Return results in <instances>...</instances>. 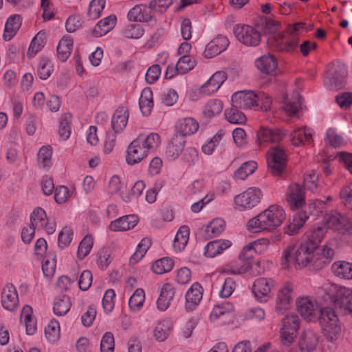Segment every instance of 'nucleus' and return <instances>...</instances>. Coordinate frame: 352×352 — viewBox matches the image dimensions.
Instances as JSON below:
<instances>
[{
  "instance_id": "nucleus-1",
  "label": "nucleus",
  "mask_w": 352,
  "mask_h": 352,
  "mask_svg": "<svg viewBox=\"0 0 352 352\" xmlns=\"http://www.w3.org/2000/svg\"><path fill=\"white\" fill-rule=\"evenodd\" d=\"M322 263L325 262L320 261L317 250L305 241L298 246L287 247L280 258V265L283 269H288L291 266L301 269L309 264L320 265Z\"/></svg>"
},
{
  "instance_id": "nucleus-2",
  "label": "nucleus",
  "mask_w": 352,
  "mask_h": 352,
  "mask_svg": "<svg viewBox=\"0 0 352 352\" xmlns=\"http://www.w3.org/2000/svg\"><path fill=\"white\" fill-rule=\"evenodd\" d=\"M285 219L284 208L279 205L272 204L250 219L246 228L252 233L270 232L280 227Z\"/></svg>"
},
{
  "instance_id": "nucleus-3",
  "label": "nucleus",
  "mask_w": 352,
  "mask_h": 352,
  "mask_svg": "<svg viewBox=\"0 0 352 352\" xmlns=\"http://www.w3.org/2000/svg\"><path fill=\"white\" fill-rule=\"evenodd\" d=\"M324 289L337 309L344 314L352 315V287L328 283L324 285Z\"/></svg>"
},
{
  "instance_id": "nucleus-4",
  "label": "nucleus",
  "mask_w": 352,
  "mask_h": 352,
  "mask_svg": "<svg viewBox=\"0 0 352 352\" xmlns=\"http://www.w3.org/2000/svg\"><path fill=\"white\" fill-rule=\"evenodd\" d=\"M319 320L324 337L329 342L337 340L340 336L342 327L335 310L331 307L321 309Z\"/></svg>"
},
{
  "instance_id": "nucleus-5",
  "label": "nucleus",
  "mask_w": 352,
  "mask_h": 352,
  "mask_svg": "<svg viewBox=\"0 0 352 352\" xmlns=\"http://www.w3.org/2000/svg\"><path fill=\"white\" fill-rule=\"evenodd\" d=\"M300 327V320L296 314L284 316L280 324V340L282 344L289 346L295 340Z\"/></svg>"
},
{
  "instance_id": "nucleus-6",
  "label": "nucleus",
  "mask_w": 352,
  "mask_h": 352,
  "mask_svg": "<svg viewBox=\"0 0 352 352\" xmlns=\"http://www.w3.org/2000/svg\"><path fill=\"white\" fill-rule=\"evenodd\" d=\"M322 221L327 229L342 234H352V221L345 214L333 211L327 213Z\"/></svg>"
},
{
  "instance_id": "nucleus-7",
  "label": "nucleus",
  "mask_w": 352,
  "mask_h": 352,
  "mask_svg": "<svg viewBox=\"0 0 352 352\" xmlns=\"http://www.w3.org/2000/svg\"><path fill=\"white\" fill-rule=\"evenodd\" d=\"M262 195L259 188L250 187L234 197V208L239 211L251 210L261 201Z\"/></svg>"
},
{
  "instance_id": "nucleus-8",
  "label": "nucleus",
  "mask_w": 352,
  "mask_h": 352,
  "mask_svg": "<svg viewBox=\"0 0 352 352\" xmlns=\"http://www.w3.org/2000/svg\"><path fill=\"white\" fill-rule=\"evenodd\" d=\"M233 33L241 43L248 47L258 46L261 41L259 31L249 25H235L233 28Z\"/></svg>"
},
{
  "instance_id": "nucleus-9",
  "label": "nucleus",
  "mask_w": 352,
  "mask_h": 352,
  "mask_svg": "<svg viewBox=\"0 0 352 352\" xmlns=\"http://www.w3.org/2000/svg\"><path fill=\"white\" fill-rule=\"evenodd\" d=\"M271 47L283 53H293L299 45V38H291L285 32L272 34L268 38Z\"/></svg>"
},
{
  "instance_id": "nucleus-10",
  "label": "nucleus",
  "mask_w": 352,
  "mask_h": 352,
  "mask_svg": "<svg viewBox=\"0 0 352 352\" xmlns=\"http://www.w3.org/2000/svg\"><path fill=\"white\" fill-rule=\"evenodd\" d=\"M287 157L283 148L272 147L267 153V164L270 171L274 175H280L286 166Z\"/></svg>"
},
{
  "instance_id": "nucleus-11",
  "label": "nucleus",
  "mask_w": 352,
  "mask_h": 352,
  "mask_svg": "<svg viewBox=\"0 0 352 352\" xmlns=\"http://www.w3.org/2000/svg\"><path fill=\"white\" fill-rule=\"evenodd\" d=\"M296 307L301 316L308 321L316 320L321 310L318 302L310 296L298 297Z\"/></svg>"
},
{
  "instance_id": "nucleus-12",
  "label": "nucleus",
  "mask_w": 352,
  "mask_h": 352,
  "mask_svg": "<svg viewBox=\"0 0 352 352\" xmlns=\"http://www.w3.org/2000/svg\"><path fill=\"white\" fill-rule=\"evenodd\" d=\"M276 286V282L271 278H259L254 280L252 292L259 302H266L272 297V290Z\"/></svg>"
},
{
  "instance_id": "nucleus-13",
  "label": "nucleus",
  "mask_w": 352,
  "mask_h": 352,
  "mask_svg": "<svg viewBox=\"0 0 352 352\" xmlns=\"http://www.w3.org/2000/svg\"><path fill=\"white\" fill-rule=\"evenodd\" d=\"M31 224L37 230H44L48 234L56 231V223L54 220L47 217L45 211L40 208H36L30 214Z\"/></svg>"
},
{
  "instance_id": "nucleus-14",
  "label": "nucleus",
  "mask_w": 352,
  "mask_h": 352,
  "mask_svg": "<svg viewBox=\"0 0 352 352\" xmlns=\"http://www.w3.org/2000/svg\"><path fill=\"white\" fill-rule=\"evenodd\" d=\"M285 135V133L280 129L262 126L256 133V143L262 147L269 143L280 142Z\"/></svg>"
},
{
  "instance_id": "nucleus-15",
  "label": "nucleus",
  "mask_w": 352,
  "mask_h": 352,
  "mask_svg": "<svg viewBox=\"0 0 352 352\" xmlns=\"http://www.w3.org/2000/svg\"><path fill=\"white\" fill-rule=\"evenodd\" d=\"M148 154L142 145L141 138H138L131 142L127 147L126 162L129 165L133 166L141 162Z\"/></svg>"
},
{
  "instance_id": "nucleus-16",
  "label": "nucleus",
  "mask_w": 352,
  "mask_h": 352,
  "mask_svg": "<svg viewBox=\"0 0 352 352\" xmlns=\"http://www.w3.org/2000/svg\"><path fill=\"white\" fill-rule=\"evenodd\" d=\"M286 200L291 210L302 209L306 204L303 188L298 184H291L286 192Z\"/></svg>"
},
{
  "instance_id": "nucleus-17",
  "label": "nucleus",
  "mask_w": 352,
  "mask_h": 352,
  "mask_svg": "<svg viewBox=\"0 0 352 352\" xmlns=\"http://www.w3.org/2000/svg\"><path fill=\"white\" fill-rule=\"evenodd\" d=\"M315 131L307 126H296L291 133V144L294 146L309 145L314 142Z\"/></svg>"
},
{
  "instance_id": "nucleus-18",
  "label": "nucleus",
  "mask_w": 352,
  "mask_h": 352,
  "mask_svg": "<svg viewBox=\"0 0 352 352\" xmlns=\"http://www.w3.org/2000/svg\"><path fill=\"white\" fill-rule=\"evenodd\" d=\"M256 100V92L249 90L236 92L231 97L232 105L243 109H254Z\"/></svg>"
},
{
  "instance_id": "nucleus-19",
  "label": "nucleus",
  "mask_w": 352,
  "mask_h": 352,
  "mask_svg": "<svg viewBox=\"0 0 352 352\" xmlns=\"http://www.w3.org/2000/svg\"><path fill=\"white\" fill-rule=\"evenodd\" d=\"M319 342L318 333L311 329H304L298 338V344L300 352H314Z\"/></svg>"
},
{
  "instance_id": "nucleus-20",
  "label": "nucleus",
  "mask_w": 352,
  "mask_h": 352,
  "mask_svg": "<svg viewBox=\"0 0 352 352\" xmlns=\"http://www.w3.org/2000/svg\"><path fill=\"white\" fill-rule=\"evenodd\" d=\"M256 69L262 74L275 76L278 70V60L272 54L267 53L256 58L255 60Z\"/></svg>"
},
{
  "instance_id": "nucleus-21",
  "label": "nucleus",
  "mask_w": 352,
  "mask_h": 352,
  "mask_svg": "<svg viewBox=\"0 0 352 352\" xmlns=\"http://www.w3.org/2000/svg\"><path fill=\"white\" fill-rule=\"evenodd\" d=\"M229 44V40L226 36L219 35L206 45L203 56L206 58H212L224 52Z\"/></svg>"
},
{
  "instance_id": "nucleus-22",
  "label": "nucleus",
  "mask_w": 352,
  "mask_h": 352,
  "mask_svg": "<svg viewBox=\"0 0 352 352\" xmlns=\"http://www.w3.org/2000/svg\"><path fill=\"white\" fill-rule=\"evenodd\" d=\"M226 79L227 75L224 72H216L200 87L199 93L205 96L214 94L219 89Z\"/></svg>"
},
{
  "instance_id": "nucleus-23",
  "label": "nucleus",
  "mask_w": 352,
  "mask_h": 352,
  "mask_svg": "<svg viewBox=\"0 0 352 352\" xmlns=\"http://www.w3.org/2000/svg\"><path fill=\"white\" fill-rule=\"evenodd\" d=\"M117 17L111 14L100 20L96 25L89 30V34L92 37H101L109 33L115 27Z\"/></svg>"
},
{
  "instance_id": "nucleus-24",
  "label": "nucleus",
  "mask_w": 352,
  "mask_h": 352,
  "mask_svg": "<svg viewBox=\"0 0 352 352\" xmlns=\"http://www.w3.org/2000/svg\"><path fill=\"white\" fill-rule=\"evenodd\" d=\"M175 296V288L171 283H164L160 290L157 299V308L160 311H165L170 305Z\"/></svg>"
},
{
  "instance_id": "nucleus-25",
  "label": "nucleus",
  "mask_w": 352,
  "mask_h": 352,
  "mask_svg": "<svg viewBox=\"0 0 352 352\" xmlns=\"http://www.w3.org/2000/svg\"><path fill=\"white\" fill-rule=\"evenodd\" d=\"M293 286L285 283L278 289L276 297V308L278 311L287 309L289 307L293 299Z\"/></svg>"
},
{
  "instance_id": "nucleus-26",
  "label": "nucleus",
  "mask_w": 352,
  "mask_h": 352,
  "mask_svg": "<svg viewBox=\"0 0 352 352\" xmlns=\"http://www.w3.org/2000/svg\"><path fill=\"white\" fill-rule=\"evenodd\" d=\"M1 304L8 311H13L18 307L19 296L14 285L10 284L5 286L1 294Z\"/></svg>"
},
{
  "instance_id": "nucleus-27",
  "label": "nucleus",
  "mask_w": 352,
  "mask_h": 352,
  "mask_svg": "<svg viewBox=\"0 0 352 352\" xmlns=\"http://www.w3.org/2000/svg\"><path fill=\"white\" fill-rule=\"evenodd\" d=\"M233 311L234 306L229 302L217 305L211 311L210 319L212 322L224 323Z\"/></svg>"
},
{
  "instance_id": "nucleus-28",
  "label": "nucleus",
  "mask_w": 352,
  "mask_h": 352,
  "mask_svg": "<svg viewBox=\"0 0 352 352\" xmlns=\"http://www.w3.org/2000/svg\"><path fill=\"white\" fill-rule=\"evenodd\" d=\"M138 221L139 219L137 215H125L112 221L109 225V228L113 232H124L133 229Z\"/></svg>"
},
{
  "instance_id": "nucleus-29",
  "label": "nucleus",
  "mask_w": 352,
  "mask_h": 352,
  "mask_svg": "<svg viewBox=\"0 0 352 352\" xmlns=\"http://www.w3.org/2000/svg\"><path fill=\"white\" fill-rule=\"evenodd\" d=\"M199 128V122L191 117L179 119L175 124L177 133L182 136L192 135L198 131Z\"/></svg>"
},
{
  "instance_id": "nucleus-30",
  "label": "nucleus",
  "mask_w": 352,
  "mask_h": 352,
  "mask_svg": "<svg viewBox=\"0 0 352 352\" xmlns=\"http://www.w3.org/2000/svg\"><path fill=\"white\" fill-rule=\"evenodd\" d=\"M327 228L324 223L313 227L305 235V241L318 250V246L324 239Z\"/></svg>"
},
{
  "instance_id": "nucleus-31",
  "label": "nucleus",
  "mask_w": 352,
  "mask_h": 352,
  "mask_svg": "<svg viewBox=\"0 0 352 352\" xmlns=\"http://www.w3.org/2000/svg\"><path fill=\"white\" fill-rule=\"evenodd\" d=\"M146 5L137 4L129 10L127 14V18L131 21H137L142 23L155 22L153 16L146 11Z\"/></svg>"
},
{
  "instance_id": "nucleus-32",
  "label": "nucleus",
  "mask_w": 352,
  "mask_h": 352,
  "mask_svg": "<svg viewBox=\"0 0 352 352\" xmlns=\"http://www.w3.org/2000/svg\"><path fill=\"white\" fill-rule=\"evenodd\" d=\"M203 296V288L198 283H194L186 294V309L193 310L201 302Z\"/></svg>"
},
{
  "instance_id": "nucleus-33",
  "label": "nucleus",
  "mask_w": 352,
  "mask_h": 352,
  "mask_svg": "<svg viewBox=\"0 0 352 352\" xmlns=\"http://www.w3.org/2000/svg\"><path fill=\"white\" fill-rule=\"evenodd\" d=\"M309 217L305 212L300 211L295 213L289 220L288 224L284 228L285 233L294 235L302 228Z\"/></svg>"
},
{
  "instance_id": "nucleus-34",
  "label": "nucleus",
  "mask_w": 352,
  "mask_h": 352,
  "mask_svg": "<svg viewBox=\"0 0 352 352\" xmlns=\"http://www.w3.org/2000/svg\"><path fill=\"white\" fill-rule=\"evenodd\" d=\"M231 245L232 243L229 240L219 239L210 241L204 248V254L208 257L214 258L229 248Z\"/></svg>"
},
{
  "instance_id": "nucleus-35",
  "label": "nucleus",
  "mask_w": 352,
  "mask_h": 352,
  "mask_svg": "<svg viewBox=\"0 0 352 352\" xmlns=\"http://www.w3.org/2000/svg\"><path fill=\"white\" fill-rule=\"evenodd\" d=\"M333 274L346 280H352V263L345 261H338L331 265Z\"/></svg>"
},
{
  "instance_id": "nucleus-36",
  "label": "nucleus",
  "mask_w": 352,
  "mask_h": 352,
  "mask_svg": "<svg viewBox=\"0 0 352 352\" xmlns=\"http://www.w3.org/2000/svg\"><path fill=\"white\" fill-rule=\"evenodd\" d=\"M129 113L126 108L117 109L111 119V126L116 133L122 131L126 126Z\"/></svg>"
},
{
  "instance_id": "nucleus-37",
  "label": "nucleus",
  "mask_w": 352,
  "mask_h": 352,
  "mask_svg": "<svg viewBox=\"0 0 352 352\" xmlns=\"http://www.w3.org/2000/svg\"><path fill=\"white\" fill-rule=\"evenodd\" d=\"M171 329L172 325L169 320H160L155 324L153 329V337L158 342H163L168 337Z\"/></svg>"
},
{
  "instance_id": "nucleus-38",
  "label": "nucleus",
  "mask_w": 352,
  "mask_h": 352,
  "mask_svg": "<svg viewBox=\"0 0 352 352\" xmlns=\"http://www.w3.org/2000/svg\"><path fill=\"white\" fill-rule=\"evenodd\" d=\"M302 109V99L298 94L285 98L283 109L287 116H294Z\"/></svg>"
},
{
  "instance_id": "nucleus-39",
  "label": "nucleus",
  "mask_w": 352,
  "mask_h": 352,
  "mask_svg": "<svg viewBox=\"0 0 352 352\" xmlns=\"http://www.w3.org/2000/svg\"><path fill=\"white\" fill-rule=\"evenodd\" d=\"M139 106L143 116L151 114L153 107V92L149 88L144 89L139 98Z\"/></svg>"
},
{
  "instance_id": "nucleus-40",
  "label": "nucleus",
  "mask_w": 352,
  "mask_h": 352,
  "mask_svg": "<svg viewBox=\"0 0 352 352\" xmlns=\"http://www.w3.org/2000/svg\"><path fill=\"white\" fill-rule=\"evenodd\" d=\"M74 42L69 36H64L59 41L56 51L57 56L60 60L64 62L70 56Z\"/></svg>"
},
{
  "instance_id": "nucleus-41",
  "label": "nucleus",
  "mask_w": 352,
  "mask_h": 352,
  "mask_svg": "<svg viewBox=\"0 0 352 352\" xmlns=\"http://www.w3.org/2000/svg\"><path fill=\"white\" fill-rule=\"evenodd\" d=\"M189 234L188 226H183L179 228L173 241V246L175 252H180L185 248L189 240Z\"/></svg>"
},
{
  "instance_id": "nucleus-42",
  "label": "nucleus",
  "mask_w": 352,
  "mask_h": 352,
  "mask_svg": "<svg viewBox=\"0 0 352 352\" xmlns=\"http://www.w3.org/2000/svg\"><path fill=\"white\" fill-rule=\"evenodd\" d=\"M303 183L305 187L314 193H318L322 190L323 182L316 171L305 175Z\"/></svg>"
},
{
  "instance_id": "nucleus-43",
  "label": "nucleus",
  "mask_w": 352,
  "mask_h": 352,
  "mask_svg": "<svg viewBox=\"0 0 352 352\" xmlns=\"http://www.w3.org/2000/svg\"><path fill=\"white\" fill-rule=\"evenodd\" d=\"M21 25V20L19 15L10 16L6 23L3 32V38L10 41L17 32Z\"/></svg>"
},
{
  "instance_id": "nucleus-44",
  "label": "nucleus",
  "mask_w": 352,
  "mask_h": 352,
  "mask_svg": "<svg viewBox=\"0 0 352 352\" xmlns=\"http://www.w3.org/2000/svg\"><path fill=\"white\" fill-rule=\"evenodd\" d=\"M324 142L333 148H338L345 144L343 136L339 133L336 129L330 127L327 129L324 135Z\"/></svg>"
},
{
  "instance_id": "nucleus-45",
  "label": "nucleus",
  "mask_w": 352,
  "mask_h": 352,
  "mask_svg": "<svg viewBox=\"0 0 352 352\" xmlns=\"http://www.w3.org/2000/svg\"><path fill=\"white\" fill-rule=\"evenodd\" d=\"M311 28V25H307L304 22H297L288 25L284 32L291 38H299V36L307 33Z\"/></svg>"
},
{
  "instance_id": "nucleus-46",
  "label": "nucleus",
  "mask_w": 352,
  "mask_h": 352,
  "mask_svg": "<svg viewBox=\"0 0 352 352\" xmlns=\"http://www.w3.org/2000/svg\"><path fill=\"white\" fill-rule=\"evenodd\" d=\"M151 241L148 238L142 239L138 244L135 252L131 255L129 262L132 265L138 263L145 255L149 248Z\"/></svg>"
},
{
  "instance_id": "nucleus-47",
  "label": "nucleus",
  "mask_w": 352,
  "mask_h": 352,
  "mask_svg": "<svg viewBox=\"0 0 352 352\" xmlns=\"http://www.w3.org/2000/svg\"><path fill=\"white\" fill-rule=\"evenodd\" d=\"M145 301V293L144 289H137L129 300V307L131 311H139L143 307Z\"/></svg>"
},
{
  "instance_id": "nucleus-48",
  "label": "nucleus",
  "mask_w": 352,
  "mask_h": 352,
  "mask_svg": "<svg viewBox=\"0 0 352 352\" xmlns=\"http://www.w3.org/2000/svg\"><path fill=\"white\" fill-rule=\"evenodd\" d=\"M38 166L45 169H48L52 164V149L50 146H42L38 153Z\"/></svg>"
},
{
  "instance_id": "nucleus-49",
  "label": "nucleus",
  "mask_w": 352,
  "mask_h": 352,
  "mask_svg": "<svg viewBox=\"0 0 352 352\" xmlns=\"http://www.w3.org/2000/svg\"><path fill=\"white\" fill-rule=\"evenodd\" d=\"M256 168L257 164L254 161L244 162L234 172V177L236 180H245L250 175L255 171Z\"/></svg>"
},
{
  "instance_id": "nucleus-50",
  "label": "nucleus",
  "mask_w": 352,
  "mask_h": 352,
  "mask_svg": "<svg viewBox=\"0 0 352 352\" xmlns=\"http://www.w3.org/2000/svg\"><path fill=\"white\" fill-rule=\"evenodd\" d=\"M239 108L234 107L226 109L225 117L226 120L232 124H243L247 121L245 114L239 110Z\"/></svg>"
},
{
  "instance_id": "nucleus-51",
  "label": "nucleus",
  "mask_w": 352,
  "mask_h": 352,
  "mask_svg": "<svg viewBox=\"0 0 352 352\" xmlns=\"http://www.w3.org/2000/svg\"><path fill=\"white\" fill-rule=\"evenodd\" d=\"M173 261L164 257L155 261L151 266L152 271L157 274H162L170 272L173 267Z\"/></svg>"
},
{
  "instance_id": "nucleus-52",
  "label": "nucleus",
  "mask_w": 352,
  "mask_h": 352,
  "mask_svg": "<svg viewBox=\"0 0 352 352\" xmlns=\"http://www.w3.org/2000/svg\"><path fill=\"white\" fill-rule=\"evenodd\" d=\"M45 336L51 344L57 342L60 339V325L58 321L51 320L45 329Z\"/></svg>"
},
{
  "instance_id": "nucleus-53",
  "label": "nucleus",
  "mask_w": 352,
  "mask_h": 352,
  "mask_svg": "<svg viewBox=\"0 0 352 352\" xmlns=\"http://www.w3.org/2000/svg\"><path fill=\"white\" fill-rule=\"evenodd\" d=\"M70 307L69 298L63 295L56 298L53 310L56 316H63L69 311Z\"/></svg>"
},
{
  "instance_id": "nucleus-54",
  "label": "nucleus",
  "mask_w": 352,
  "mask_h": 352,
  "mask_svg": "<svg viewBox=\"0 0 352 352\" xmlns=\"http://www.w3.org/2000/svg\"><path fill=\"white\" fill-rule=\"evenodd\" d=\"M223 102L219 99L209 100L204 107V114L207 118L219 115L223 110Z\"/></svg>"
},
{
  "instance_id": "nucleus-55",
  "label": "nucleus",
  "mask_w": 352,
  "mask_h": 352,
  "mask_svg": "<svg viewBox=\"0 0 352 352\" xmlns=\"http://www.w3.org/2000/svg\"><path fill=\"white\" fill-rule=\"evenodd\" d=\"M56 267V257L54 252H50L44 258L42 264V270L43 274L47 277H51L54 275Z\"/></svg>"
},
{
  "instance_id": "nucleus-56",
  "label": "nucleus",
  "mask_w": 352,
  "mask_h": 352,
  "mask_svg": "<svg viewBox=\"0 0 352 352\" xmlns=\"http://www.w3.org/2000/svg\"><path fill=\"white\" fill-rule=\"evenodd\" d=\"M94 245V239L91 235H86L79 243L77 257L80 260L84 259L90 253Z\"/></svg>"
},
{
  "instance_id": "nucleus-57",
  "label": "nucleus",
  "mask_w": 352,
  "mask_h": 352,
  "mask_svg": "<svg viewBox=\"0 0 352 352\" xmlns=\"http://www.w3.org/2000/svg\"><path fill=\"white\" fill-rule=\"evenodd\" d=\"M53 69L52 61L47 58H43L38 62L36 72L41 79L46 80L51 76Z\"/></svg>"
},
{
  "instance_id": "nucleus-58",
  "label": "nucleus",
  "mask_w": 352,
  "mask_h": 352,
  "mask_svg": "<svg viewBox=\"0 0 352 352\" xmlns=\"http://www.w3.org/2000/svg\"><path fill=\"white\" fill-rule=\"evenodd\" d=\"M143 146L148 153L155 151L161 144V138L159 134L151 133L145 138H141Z\"/></svg>"
},
{
  "instance_id": "nucleus-59",
  "label": "nucleus",
  "mask_w": 352,
  "mask_h": 352,
  "mask_svg": "<svg viewBox=\"0 0 352 352\" xmlns=\"http://www.w3.org/2000/svg\"><path fill=\"white\" fill-rule=\"evenodd\" d=\"M225 228V221L221 218H215L206 226V231L210 236H217L224 231Z\"/></svg>"
},
{
  "instance_id": "nucleus-60",
  "label": "nucleus",
  "mask_w": 352,
  "mask_h": 352,
  "mask_svg": "<svg viewBox=\"0 0 352 352\" xmlns=\"http://www.w3.org/2000/svg\"><path fill=\"white\" fill-rule=\"evenodd\" d=\"M256 105H255L254 109L255 110H261L264 111H267L270 109L272 103V97L268 94L263 91H258L256 92Z\"/></svg>"
},
{
  "instance_id": "nucleus-61",
  "label": "nucleus",
  "mask_w": 352,
  "mask_h": 352,
  "mask_svg": "<svg viewBox=\"0 0 352 352\" xmlns=\"http://www.w3.org/2000/svg\"><path fill=\"white\" fill-rule=\"evenodd\" d=\"M44 36L45 34L39 32L32 40L28 51V55L30 57L34 56L44 46Z\"/></svg>"
},
{
  "instance_id": "nucleus-62",
  "label": "nucleus",
  "mask_w": 352,
  "mask_h": 352,
  "mask_svg": "<svg viewBox=\"0 0 352 352\" xmlns=\"http://www.w3.org/2000/svg\"><path fill=\"white\" fill-rule=\"evenodd\" d=\"M195 60L193 58L183 55L177 63L179 74H184L192 69L195 66Z\"/></svg>"
},
{
  "instance_id": "nucleus-63",
  "label": "nucleus",
  "mask_w": 352,
  "mask_h": 352,
  "mask_svg": "<svg viewBox=\"0 0 352 352\" xmlns=\"http://www.w3.org/2000/svg\"><path fill=\"white\" fill-rule=\"evenodd\" d=\"M106 5L105 0H92L89 5L88 15L91 19H98Z\"/></svg>"
},
{
  "instance_id": "nucleus-64",
  "label": "nucleus",
  "mask_w": 352,
  "mask_h": 352,
  "mask_svg": "<svg viewBox=\"0 0 352 352\" xmlns=\"http://www.w3.org/2000/svg\"><path fill=\"white\" fill-rule=\"evenodd\" d=\"M272 267V262L268 259H260L251 265V274L260 275L270 270Z\"/></svg>"
}]
</instances>
